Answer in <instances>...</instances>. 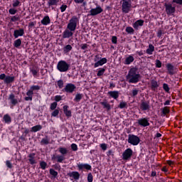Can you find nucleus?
Wrapping results in <instances>:
<instances>
[{
	"label": "nucleus",
	"instance_id": "37",
	"mask_svg": "<svg viewBox=\"0 0 182 182\" xmlns=\"http://www.w3.org/2000/svg\"><path fill=\"white\" fill-rule=\"evenodd\" d=\"M22 45V41L21 39H17L14 41V48H19Z\"/></svg>",
	"mask_w": 182,
	"mask_h": 182
},
{
	"label": "nucleus",
	"instance_id": "63",
	"mask_svg": "<svg viewBox=\"0 0 182 182\" xmlns=\"http://www.w3.org/2000/svg\"><path fill=\"white\" fill-rule=\"evenodd\" d=\"M81 49H82V50H85V49H87V45L86 43H83L81 44Z\"/></svg>",
	"mask_w": 182,
	"mask_h": 182
},
{
	"label": "nucleus",
	"instance_id": "26",
	"mask_svg": "<svg viewBox=\"0 0 182 182\" xmlns=\"http://www.w3.org/2000/svg\"><path fill=\"white\" fill-rule=\"evenodd\" d=\"M159 82L156 80H152L151 81V90L155 91L156 89H157L159 87Z\"/></svg>",
	"mask_w": 182,
	"mask_h": 182
},
{
	"label": "nucleus",
	"instance_id": "44",
	"mask_svg": "<svg viewBox=\"0 0 182 182\" xmlns=\"http://www.w3.org/2000/svg\"><path fill=\"white\" fill-rule=\"evenodd\" d=\"M82 97H83V95L82 94H77L74 100L75 102H79L80 100H82Z\"/></svg>",
	"mask_w": 182,
	"mask_h": 182
},
{
	"label": "nucleus",
	"instance_id": "29",
	"mask_svg": "<svg viewBox=\"0 0 182 182\" xmlns=\"http://www.w3.org/2000/svg\"><path fill=\"white\" fill-rule=\"evenodd\" d=\"M13 82H15V77L14 76H6L4 83H6V85H9V83H13Z\"/></svg>",
	"mask_w": 182,
	"mask_h": 182
},
{
	"label": "nucleus",
	"instance_id": "51",
	"mask_svg": "<svg viewBox=\"0 0 182 182\" xmlns=\"http://www.w3.org/2000/svg\"><path fill=\"white\" fill-rule=\"evenodd\" d=\"M17 12H18V10L15 9H10L9 10V13L10 14V15H15V14H16Z\"/></svg>",
	"mask_w": 182,
	"mask_h": 182
},
{
	"label": "nucleus",
	"instance_id": "48",
	"mask_svg": "<svg viewBox=\"0 0 182 182\" xmlns=\"http://www.w3.org/2000/svg\"><path fill=\"white\" fill-rule=\"evenodd\" d=\"M119 109H124V107H127V102H121L119 105Z\"/></svg>",
	"mask_w": 182,
	"mask_h": 182
},
{
	"label": "nucleus",
	"instance_id": "31",
	"mask_svg": "<svg viewBox=\"0 0 182 182\" xmlns=\"http://www.w3.org/2000/svg\"><path fill=\"white\" fill-rule=\"evenodd\" d=\"M72 49H73L72 46L70 44H68L65 46H64L63 48V53H65V54L69 53V52H70V50H72Z\"/></svg>",
	"mask_w": 182,
	"mask_h": 182
},
{
	"label": "nucleus",
	"instance_id": "14",
	"mask_svg": "<svg viewBox=\"0 0 182 182\" xmlns=\"http://www.w3.org/2000/svg\"><path fill=\"white\" fill-rule=\"evenodd\" d=\"M68 177L71 178V180H75L77 181L79 178H80V173L77 171H72L68 173Z\"/></svg>",
	"mask_w": 182,
	"mask_h": 182
},
{
	"label": "nucleus",
	"instance_id": "16",
	"mask_svg": "<svg viewBox=\"0 0 182 182\" xmlns=\"http://www.w3.org/2000/svg\"><path fill=\"white\" fill-rule=\"evenodd\" d=\"M140 109L142 111L150 110V102L149 101H141Z\"/></svg>",
	"mask_w": 182,
	"mask_h": 182
},
{
	"label": "nucleus",
	"instance_id": "10",
	"mask_svg": "<svg viewBox=\"0 0 182 182\" xmlns=\"http://www.w3.org/2000/svg\"><path fill=\"white\" fill-rule=\"evenodd\" d=\"M165 9L167 15H173L176 12V7L171 4H165Z\"/></svg>",
	"mask_w": 182,
	"mask_h": 182
},
{
	"label": "nucleus",
	"instance_id": "52",
	"mask_svg": "<svg viewBox=\"0 0 182 182\" xmlns=\"http://www.w3.org/2000/svg\"><path fill=\"white\" fill-rule=\"evenodd\" d=\"M58 114H59V109H54V111L51 113V116H53V117H56Z\"/></svg>",
	"mask_w": 182,
	"mask_h": 182
},
{
	"label": "nucleus",
	"instance_id": "58",
	"mask_svg": "<svg viewBox=\"0 0 182 182\" xmlns=\"http://www.w3.org/2000/svg\"><path fill=\"white\" fill-rule=\"evenodd\" d=\"M55 102H60V100H62V96L61 95H55Z\"/></svg>",
	"mask_w": 182,
	"mask_h": 182
},
{
	"label": "nucleus",
	"instance_id": "45",
	"mask_svg": "<svg viewBox=\"0 0 182 182\" xmlns=\"http://www.w3.org/2000/svg\"><path fill=\"white\" fill-rule=\"evenodd\" d=\"M47 166H48V164H46V162L45 161L40 162V166H41V168H42V170H45Z\"/></svg>",
	"mask_w": 182,
	"mask_h": 182
},
{
	"label": "nucleus",
	"instance_id": "61",
	"mask_svg": "<svg viewBox=\"0 0 182 182\" xmlns=\"http://www.w3.org/2000/svg\"><path fill=\"white\" fill-rule=\"evenodd\" d=\"M6 79V75H5L4 73L0 75V80H4V82H5Z\"/></svg>",
	"mask_w": 182,
	"mask_h": 182
},
{
	"label": "nucleus",
	"instance_id": "54",
	"mask_svg": "<svg viewBox=\"0 0 182 182\" xmlns=\"http://www.w3.org/2000/svg\"><path fill=\"white\" fill-rule=\"evenodd\" d=\"M100 146V148L102 149V150H103L104 151H106V150H107V144H101Z\"/></svg>",
	"mask_w": 182,
	"mask_h": 182
},
{
	"label": "nucleus",
	"instance_id": "2",
	"mask_svg": "<svg viewBox=\"0 0 182 182\" xmlns=\"http://www.w3.org/2000/svg\"><path fill=\"white\" fill-rule=\"evenodd\" d=\"M128 83H138L140 82V74L135 68H131L126 76Z\"/></svg>",
	"mask_w": 182,
	"mask_h": 182
},
{
	"label": "nucleus",
	"instance_id": "13",
	"mask_svg": "<svg viewBox=\"0 0 182 182\" xmlns=\"http://www.w3.org/2000/svg\"><path fill=\"white\" fill-rule=\"evenodd\" d=\"M76 86L74 84L72 83H68L65 88L64 90L66 92V93H73L74 90H75Z\"/></svg>",
	"mask_w": 182,
	"mask_h": 182
},
{
	"label": "nucleus",
	"instance_id": "36",
	"mask_svg": "<svg viewBox=\"0 0 182 182\" xmlns=\"http://www.w3.org/2000/svg\"><path fill=\"white\" fill-rule=\"evenodd\" d=\"M137 95H139V89H137V88H134V89L132 90V93H131L132 97H134L137 96Z\"/></svg>",
	"mask_w": 182,
	"mask_h": 182
},
{
	"label": "nucleus",
	"instance_id": "60",
	"mask_svg": "<svg viewBox=\"0 0 182 182\" xmlns=\"http://www.w3.org/2000/svg\"><path fill=\"white\" fill-rule=\"evenodd\" d=\"M67 8H68V6L62 5L60 9L61 12H65V11H66Z\"/></svg>",
	"mask_w": 182,
	"mask_h": 182
},
{
	"label": "nucleus",
	"instance_id": "24",
	"mask_svg": "<svg viewBox=\"0 0 182 182\" xmlns=\"http://www.w3.org/2000/svg\"><path fill=\"white\" fill-rule=\"evenodd\" d=\"M69 109V106L65 105L63 107V112L67 116V117H72V111L68 109Z\"/></svg>",
	"mask_w": 182,
	"mask_h": 182
},
{
	"label": "nucleus",
	"instance_id": "7",
	"mask_svg": "<svg viewBox=\"0 0 182 182\" xmlns=\"http://www.w3.org/2000/svg\"><path fill=\"white\" fill-rule=\"evenodd\" d=\"M94 62H95L94 64V68H99V66H103V65L107 63V58H100L99 60V55H97L94 58Z\"/></svg>",
	"mask_w": 182,
	"mask_h": 182
},
{
	"label": "nucleus",
	"instance_id": "8",
	"mask_svg": "<svg viewBox=\"0 0 182 182\" xmlns=\"http://www.w3.org/2000/svg\"><path fill=\"white\" fill-rule=\"evenodd\" d=\"M102 12H103V9L97 4H96V8L91 9L90 11L91 16H96V15H99L102 14Z\"/></svg>",
	"mask_w": 182,
	"mask_h": 182
},
{
	"label": "nucleus",
	"instance_id": "40",
	"mask_svg": "<svg viewBox=\"0 0 182 182\" xmlns=\"http://www.w3.org/2000/svg\"><path fill=\"white\" fill-rule=\"evenodd\" d=\"M162 116H166V114H168L170 113V109L167 107H164L162 109Z\"/></svg>",
	"mask_w": 182,
	"mask_h": 182
},
{
	"label": "nucleus",
	"instance_id": "50",
	"mask_svg": "<svg viewBox=\"0 0 182 182\" xmlns=\"http://www.w3.org/2000/svg\"><path fill=\"white\" fill-rule=\"evenodd\" d=\"M87 181L88 182H93V175H92V173H88V175H87Z\"/></svg>",
	"mask_w": 182,
	"mask_h": 182
},
{
	"label": "nucleus",
	"instance_id": "47",
	"mask_svg": "<svg viewBox=\"0 0 182 182\" xmlns=\"http://www.w3.org/2000/svg\"><path fill=\"white\" fill-rule=\"evenodd\" d=\"M56 107H58V102H54L53 103H51L50 109V110H55V109H56Z\"/></svg>",
	"mask_w": 182,
	"mask_h": 182
},
{
	"label": "nucleus",
	"instance_id": "43",
	"mask_svg": "<svg viewBox=\"0 0 182 182\" xmlns=\"http://www.w3.org/2000/svg\"><path fill=\"white\" fill-rule=\"evenodd\" d=\"M163 89L166 92V93H168L170 92V87H168V85L167 83L163 84Z\"/></svg>",
	"mask_w": 182,
	"mask_h": 182
},
{
	"label": "nucleus",
	"instance_id": "9",
	"mask_svg": "<svg viewBox=\"0 0 182 182\" xmlns=\"http://www.w3.org/2000/svg\"><path fill=\"white\" fill-rule=\"evenodd\" d=\"M133 156V150L130 148L127 149L122 154L123 160H130Z\"/></svg>",
	"mask_w": 182,
	"mask_h": 182
},
{
	"label": "nucleus",
	"instance_id": "28",
	"mask_svg": "<svg viewBox=\"0 0 182 182\" xmlns=\"http://www.w3.org/2000/svg\"><path fill=\"white\" fill-rule=\"evenodd\" d=\"M3 119L4 122L6 123V124H11V123L12 122V119L11 118V116H9V114H8L4 115Z\"/></svg>",
	"mask_w": 182,
	"mask_h": 182
},
{
	"label": "nucleus",
	"instance_id": "5",
	"mask_svg": "<svg viewBox=\"0 0 182 182\" xmlns=\"http://www.w3.org/2000/svg\"><path fill=\"white\" fill-rule=\"evenodd\" d=\"M122 11L123 14H129L132 11V1L127 0H122Z\"/></svg>",
	"mask_w": 182,
	"mask_h": 182
},
{
	"label": "nucleus",
	"instance_id": "46",
	"mask_svg": "<svg viewBox=\"0 0 182 182\" xmlns=\"http://www.w3.org/2000/svg\"><path fill=\"white\" fill-rule=\"evenodd\" d=\"M14 8H16V6H21V1L19 0H15L13 1Z\"/></svg>",
	"mask_w": 182,
	"mask_h": 182
},
{
	"label": "nucleus",
	"instance_id": "22",
	"mask_svg": "<svg viewBox=\"0 0 182 182\" xmlns=\"http://www.w3.org/2000/svg\"><path fill=\"white\" fill-rule=\"evenodd\" d=\"M107 95L110 96V97H112V99H114L117 100V99H119V91H109L108 92Z\"/></svg>",
	"mask_w": 182,
	"mask_h": 182
},
{
	"label": "nucleus",
	"instance_id": "53",
	"mask_svg": "<svg viewBox=\"0 0 182 182\" xmlns=\"http://www.w3.org/2000/svg\"><path fill=\"white\" fill-rule=\"evenodd\" d=\"M71 149L73 150V151H77V145L76 144H72Z\"/></svg>",
	"mask_w": 182,
	"mask_h": 182
},
{
	"label": "nucleus",
	"instance_id": "62",
	"mask_svg": "<svg viewBox=\"0 0 182 182\" xmlns=\"http://www.w3.org/2000/svg\"><path fill=\"white\" fill-rule=\"evenodd\" d=\"M6 165L7 166V167L9 168H12V164L11 163V161H6Z\"/></svg>",
	"mask_w": 182,
	"mask_h": 182
},
{
	"label": "nucleus",
	"instance_id": "4",
	"mask_svg": "<svg viewBox=\"0 0 182 182\" xmlns=\"http://www.w3.org/2000/svg\"><path fill=\"white\" fill-rule=\"evenodd\" d=\"M69 68H70V65L65 60H60L57 64V69L61 73L68 72Z\"/></svg>",
	"mask_w": 182,
	"mask_h": 182
},
{
	"label": "nucleus",
	"instance_id": "35",
	"mask_svg": "<svg viewBox=\"0 0 182 182\" xmlns=\"http://www.w3.org/2000/svg\"><path fill=\"white\" fill-rule=\"evenodd\" d=\"M58 2H59L58 0H49L48 1V6H53L54 5H57Z\"/></svg>",
	"mask_w": 182,
	"mask_h": 182
},
{
	"label": "nucleus",
	"instance_id": "56",
	"mask_svg": "<svg viewBox=\"0 0 182 182\" xmlns=\"http://www.w3.org/2000/svg\"><path fill=\"white\" fill-rule=\"evenodd\" d=\"M19 20V17L18 16H14L11 18V22H16L17 21Z\"/></svg>",
	"mask_w": 182,
	"mask_h": 182
},
{
	"label": "nucleus",
	"instance_id": "25",
	"mask_svg": "<svg viewBox=\"0 0 182 182\" xmlns=\"http://www.w3.org/2000/svg\"><path fill=\"white\" fill-rule=\"evenodd\" d=\"M28 161L30 164H36V159H35V154L32 153L28 155Z\"/></svg>",
	"mask_w": 182,
	"mask_h": 182
},
{
	"label": "nucleus",
	"instance_id": "11",
	"mask_svg": "<svg viewBox=\"0 0 182 182\" xmlns=\"http://www.w3.org/2000/svg\"><path fill=\"white\" fill-rule=\"evenodd\" d=\"M9 100L10 101V103L11 105H12V106H16L18 103H21V100L16 98L15 95L14 93L9 95Z\"/></svg>",
	"mask_w": 182,
	"mask_h": 182
},
{
	"label": "nucleus",
	"instance_id": "12",
	"mask_svg": "<svg viewBox=\"0 0 182 182\" xmlns=\"http://www.w3.org/2000/svg\"><path fill=\"white\" fill-rule=\"evenodd\" d=\"M138 124L141 127H147V126H150V122H149V118H141L138 119Z\"/></svg>",
	"mask_w": 182,
	"mask_h": 182
},
{
	"label": "nucleus",
	"instance_id": "49",
	"mask_svg": "<svg viewBox=\"0 0 182 182\" xmlns=\"http://www.w3.org/2000/svg\"><path fill=\"white\" fill-rule=\"evenodd\" d=\"M41 143V144H49V139L48 137L43 138Z\"/></svg>",
	"mask_w": 182,
	"mask_h": 182
},
{
	"label": "nucleus",
	"instance_id": "42",
	"mask_svg": "<svg viewBox=\"0 0 182 182\" xmlns=\"http://www.w3.org/2000/svg\"><path fill=\"white\" fill-rule=\"evenodd\" d=\"M50 174L54 178L58 177V171H55L53 168L50 169Z\"/></svg>",
	"mask_w": 182,
	"mask_h": 182
},
{
	"label": "nucleus",
	"instance_id": "33",
	"mask_svg": "<svg viewBox=\"0 0 182 182\" xmlns=\"http://www.w3.org/2000/svg\"><path fill=\"white\" fill-rule=\"evenodd\" d=\"M30 90L31 92H38V90H41V86L39 85H31L30 87Z\"/></svg>",
	"mask_w": 182,
	"mask_h": 182
},
{
	"label": "nucleus",
	"instance_id": "39",
	"mask_svg": "<svg viewBox=\"0 0 182 182\" xmlns=\"http://www.w3.org/2000/svg\"><path fill=\"white\" fill-rule=\"evenodd\" d=\"M105 72H106V69L105 68H100L97 73V76H103L105 75Z\"/></svg>",
	"mask_w": 182,
	"mask_h": 182
},
{
	"label": "nucleus",
	"instance_id": "55",
	"mask_svg": "<svg viewBox=\"0 0 182 182\" xmlns=\"http://www.w3.org/2000/svg\"><path fill=\"white\" fill-rule=\"evenodd\" d=\"M155 65L156 68H161V61H160V60H156Z\"/></svg>",
	"mask_w": 182,
	"mask_h": 182
},
{
	"label": "nucleus",
	"instance_id": "64",
	"mask_svg": "<svg viewBox=\"0 0 182 182\" xmlns=\"http://www.w3.org/2000/svg\"><path fill=\"white\" fill-rule=\"evenodd\" d=\"M174 4H178V5H182V0H173Z\"/></svg>",
	"mask_w": 182,
	"mask_h": 182
},
{
	"label": "nucleus",
	"instance_id": "23",
	"mask_svg": "<svg viewBox=\"0 0 182 182\" xmlns=\"http://www.w3.org/2000/svg\"><path fill=\"white\" fill-rule=\"evenodd\" d=\"M144 25V20H138L135 23H133V28L134 29H139L140 26H143Z\"/></svg>",
	"mask_w": 182,
	"mask_h": 182
},
{
	"label": "nucleus",
	"instance_id": "59",
	"mask_svg": "<svg viewBox=\"0 0 182 182\" xmlns=\"http://www.w3.org/2000/svg\"><path fill=\"white\" fill-rule=\"evenodd\" d=\"M107 156H108V157H110V156H114V152H113V150H109L107 152Z\"/></svg>",
	"mask_w": 182,
	"mask_h": 182
},
{
	"label": "nucleus",
	"instance_id": "3",
	"mask_svg": "<svg viewBox=\"0 0 182 182\" xmlns=\"http://www.w3.org/2000/svg\"><path fill=\"white\" fill-rule=\"evenodd\" d=\"M58 150L61 155H53L51 159L52 160H56L57 163H63V161L66 160L65 156L69 153V150L63 146H60Z\"/></svg>",
	"mask_w": 182,
	"mask_h": 182
},
{
	"label": "nucleus",
	"instance_id": "41",
	"mask_svg": "<svg viewBox=\"0 0 182 182\" xmlns=\"http://www.w3.org/2000/svg\"><path fill=\"white\" fill-rule=\"evenodd\" d=\"M63 80H59L58 81H57V86L58 87H59V89H63Z\"/></svg>",
	"mask_w": 182,
	"mask_h": 182
},
{
	"label": "nucleus",
	"instance_id": "19",
	"mask_svg": "<svg viewBox=\"0 0 182 182\" xmlns=\"http://www.w3.org/2000/svg\"><path fill=\"white\" fill-rule=\"evenodd\" d=\"M33 94L34 92L33 91H31V90H28L26 92V96L25 97L24 100H26V102H28V100H30L31 102H32L33 100Z\"/></svg>",
	"mask_w": 182,
	"mask_h": 182
},
{
	"label": "nucleus",
	"instance_id": "27",
	"mask_svg": "<svg viewBox=\"0 0 182 182\" xmlns=\"http://www.w3.org/2000/svg\"><path fill=\"white\" fill-rule=\"evenodd\" d=\"M133 62H134V57H133V55H129L126 58L124 65H130V63H133Z\"/></svg>",
	"mask_w": 182,
	"mask_h": 182
},
{
	"label": "nucleus",
	"instance_id": "34",
	"mask_svg": "<svg viewBox=\"0 0 182 182\" xmlns=\"http://www.w3.org/2000/svg\"><path fill=\"white\" fill-rule=\"evenodd\" d=\"M100 105H102V106H103L104 109H107V110H110V104L107 103V102L104 101V102H101Z\"/></svg>",
	"mask_w": 182,
	"mask_h": 182
},
{
	"label": "nucleus",
	"instance_id": "38",
	"mask_svg": "<svg viewBox=\"0 0 182 182\" xmlns=\"http://www.w3.org/2000/svg\"><path fill=\"white\" fill-rule=\"evenodd\" d=\"M125 31L127 33H130V35H133V33H134V29H133V28L130 26L127 27Z\"/></svg>",
	"mask_w": 182,
	"mask_h": 182
},
{
	"label": "nucleus",
	"instance_id": "32",
	"mask_svg": "<svg viewBox=\"0 0 182 182\" xmlns=\"http://www.w3.org/2000/svg\"><path fill=\"white\" fill-rule=\"evenodd\" d=\"M41 130H42V125H36L31 127V132H33L34 133H36V132H39Z\"/></svg>",
	"mask_w": 182,
	"mask_h": 182
},
{
	"label": "nucleus",
	"instance_id": "21",
	"mask_svg": "<svg viewBox=\"0 0 182 182\" xmlns=\"http://www.w3.org/2000/svg\"><path fill=\"white\" fill-rule=\"evenodd\" d=\"M41 23L44 25V26H48L50 23V18L49 16H46L43 18L41 21Z\"/></svg>",
	"mask_w": 182,
	"mask_h": 182
},
{
	"label": "nucleus",
	"instance_id": "15",
	"mask_svg": "<svg viewBox=\"0 0 182 182\" xmlns=\"http://www.w3.org/2000/svg\"><path fill=\"white\" fill-rule=\"evenodd\" d=\"M78 170H92V166L89 164L78 163L77 165Z\"/></svg>",
	"mask_w": 182,
	"mask_h": 182
},
{
	"label": "nucleus",
	"instance_id": "57",
	"mask_svg": "<svg viewBox=\"0 0 182 182\" xmlns=\"http://www.w3.org/2000/svg\"><path fill=\"white\" fill-rule=\"evenodd\" d=\"M112 43L115 44L117 43V37L116 36H113L112 37Z\"/></svg>",
	"mask_w": 182,
	"mask_h": 182
},
{
	"label": "nucleus",
	"instance_id": "18",
	"mask_svg": "<svg viewBox=\"0 0 182 182\" xmlns=\"http://www.w3.org/2000/svg\"><path fill=\"white\" fill-rule=\"evenodd\" d=\"M24 34L25 31L23 30V28H20L18 30L14 31V38H19V36H23Z\"/></svg>",
	"mask_w": 182,
	"mask_h": 182
},
{
	"label": "nucleus",
	"instance_id": "1",
	"mask_svg": "<svg viewBox=\"0 0 182 182\" xmlns=\"http://www.w3.org/2000/svg\"><path fill=\"white\" fill-rule=\"evenodd\" d=\"M77 23H79V18L75 16H73L67 26V28L63 32V39H69L73 36V32L76 31Z\"/></svg>",
	"mask_w": 182,
	"mask_h": 182
},
{
	"label": "nucleus",
	"instance_id": "20",
	"mask_svg": "<svg viewBox=\"0 0 182 182\" xmlns=\"http://www.w3.org/2000/svg\"><path fill=\"white\" fill-rule=\"evenodd\" d=\"M166 68L168 70V75H174V65L171 63H168L166 65Z\"/></svg>",
	"mask_w": 182,
	"mask_h": 182
},
{
	"label": "nucleus",
	"instance_id": "30",
	"mask_svg": "<svg viewBox=\"0 0 182 182\" xmlns=\"http://www.w3.org/2000/svg\"><path fill=\"white\" fill-rule=\"evenodd\" d=\"M153 52H154V46L149 44L148 48L146 50V53L147 55H153Z\"/></svg>",
	"mask_w": 182,
	"mask_h": 182
},
{
	"label": "nucleus",
	"instance_id": "17",
	"mask_svg": "<svg viewBox=\"0 0 182 182\" xmlns=\"http://www.w3.org/2000/svg\"><path fill=\"white\" fill-rule=\"evenodd\" d=\"M30 72L32 73V75L34 77H36V76H38L39 68L33 65L30 68Z\"/></svg>",
	"mask_w": 182,
	"mask_h": 182
},
{
	"label": "nucleus",
	"instance_id": "6",
	"mask_svg": "<svg viewBox=\"0 0 182 182\" xmlns=\"http://www.w3.org/2000/svg\"><path fill=\"white\" fill-rule=\"evenodd\" d=\"M128 143L132 146H139L140 138L134 134L128 135Z\"/></svg>",
	"mask_w": 182,
	"mask_h": 182
}]
</instances>
